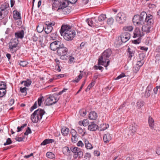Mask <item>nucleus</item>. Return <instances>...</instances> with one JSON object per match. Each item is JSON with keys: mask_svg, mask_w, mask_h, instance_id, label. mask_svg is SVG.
<instances>
[{"mask_svg": "<svg viewBox=\"0 0 160 160\" xmlns=\"http://www.w3.org/2000/svg\"><path fill=\"white\" fill-rule=\"evenodd\" d=\"M132 21L134 24L136 23L138 25H142L145 23L148 24L152 25L154 22L153 16L150 14L147 15L145 12H142L140 15H135Z\"/></svg>", "mask_w": 160, "mask_h": 160, "instance_id": "f257e3e1", "label": "nucleus"}, {"mask_svg": "<svg viewBox=\"0 0 160 160\" xmlns=\"http://www.w3.org/2000/svg\"><path fill=\"white\" fill-rule=\"evenodd\" d=\"M10 7L8 3L5 2L0 6V18L2 17L3 20L1 21L4 25H6L8 21L7 16L9 13Z\"/></svg>", "mask_w": 160, "mask_h": 160, "instance_id": "f03ea898", "label": "nucleus"}, {"mask_svg": "<svg viewBox=\"0 0 160 160\" xmlns=\"http://www.w3.org/2000/svg\"><path fill=\"white\" fill-rule=\"evenodd\" d=\"M112 54V51L111 49H107L105 50L100 57L98 60V65H104L106 63V61L108 60V58L110 57Z\"/></svg>", "mask_w": 160, "mask_h": 160, "instance_id": "7ed1b4c3", "label": "nucleus"}, {"mask_svg": "<svg viewBox=\"0 0 160 160\" xmlns=\"http://www.w3.org/2000/svg\"><path fill=\"white\" fill-rule=\"evenodd\" d=\"M18 39L14 38L11 40V41L8 43V48L12 53H15L17 50L20 49V47L18 45Z\"/></svg>", "mask_w": 160, "mask_h": 160, "instance_id": "20e7f679", "label": "nucleus"}, {"mask_svg": "<svg viewBox=\"0 0 160 160\" xmlns=\"http://www.w3.org/2000/svg\"><path fill=\"white\" fill-rule=\"evenodd\" d=\"M58 96L53 94L50 96L45 100V104L46 105H51L56 103L58 100Z\"/></svg>", "mask_w": 160, "mask_h": 160, "instance_id": "39448f33", "label": "nucleus"}, {"mask_svg": "<svg viewBox=\"0 0 160 160\" xmlns=\"http://www.w3.org/2000/svg\"><path fill=\"white\" fill-rule=\"evenodd\" d=\"M62 44L63 43L60 40L54 41L50 44V48L52 50L56 51L62 45Z\"/></svg>", "mask_w": 160, "mask_h": 160, "instance_id": "423d86ee", "label": "nucleus"}, {"mask_svg": "<svg viewBox=\"0 0 160 160\" xmlns=\"http://www.w3.org/2000/svg\"><path fill=\"white\" fill-rule=\"evenodd\" d=\"M75 32L74 30H72L70 31L66 32L65 34H64L63 38L67 41H70L73 39L75 35Z\"/></svg>", "mask_w": 160, "mask_h": 160, "instance_id": "0eeeda50", "label": "nucleus"}, {"mask_svg": "<svg viewBox=\"0 0 160 160\" xmlns=\"http://www.w3.org/2000/svg\"><path fill=\"white\" fill-rule=\"evenodd\" d=\"M126 18V15L123 12L118 13L116 17V21L120 24H122L125 22Z\"/></svg>", "mask_w": 160, "mask_h": 160, "instance_id": "6e6552de", "label": "nucleus"}, {"mask_svg": "<svg viewBox=\"0 0 160 160\" xmlns=\"http://www.w3.org/2000/svg\"><path fill=\"white\" fill-rule=\"evenodd\" d=\"M68 51V48L64 46L63 43L62 45L60 46L57 50V53L58 56H60L63 55V54H67Z\"/></svg>", "mask_w": 160, "mask_h": 160, "instance_id": "1a4fd4ad", "label": "nucleus"}, {"mask_svg": "<svg viewBox=\"0 0 160 160\" xmlns=\"http://www.w3.org/2000/svg\"><path fill=\"white\" fill-rule=\"evenodd\" d=\"M72 30L71 27L67 25H63L62 26L60 30V32L62 36L65 34L66 32L67 31H70Z\"/></svg>", "mask_w": 160, "mask_h": 160, "instance_id": "9d476101", "label": "nucleus"}, {"mask_svg": "<svg viewBox=\"0 0 160 160\" xmlns=\"http://www.w3.org/2000/svg\"><path fill=\"white\" fill-rule=\"evenodd\" d=\"M120 37L123 43H125L130 39V35L128 32H124L122 34Z\"/></svg>", "mask_w": 160, "mask_h": 160, "instance_id": "9b49d317", "label": "nucleus"}, {"mask_svg": "<svg viewBox=\"0 0 160 160\" xmlns=\"http://www.w3.org/2000/svg\"><path fill=\"white\" fill-rule=\"evenodd\" d=\"M133 38H136L137 37L141 38L144 35L142 32H141L140 29L138 28H136L134 30L133 32Z\"/></svg>", "mask_w": 160, "mask_h": 160, "instance_id": "f8f14e48", "label": "nucleus"}, {"mask_svg": "<svg viewBox=\"0 0 160 160\" xmlns=\"http://www.w3.org/2000/svg\"><path fill=\"white\" fill-rule=\"evenodd\" d=\"M137 130V127L136 126L133 125L129 127L128 135L129 137H131L135 134Z\"/></svg>", "mask_w": 160, "mask_h": 160, "instance_id": "ddd939ff", "label": "nucleus"}, {"mask_svg": "<svg viewBox=\"0 0 160 160\" xmlns=\"http://www.w3.org/2000/svg\"><path fill=\"white\" fill-rule=\"evenodd\" d=\"M38 111H39V112L40 114V111H35L34 113L31 115V119L34 123L37 122L39 120L38 115L37 114Z\"/></svg>", "mask_w": 160, "mask_h": 160, "instance_id": "4468645a", "label": "nucleus"}, {"mask_svg": "<svg viewBox=\"0 0 160 160\" xmlns=\"http://www.w3.org/2000/svg\"><path fill=\"white\" fill-rule=\"evenodd\" d=\"M24 30H21L18 31L15 33V35L16 39L18 38L22 39L24 37Z\"/></svg>", "mask_w": 160, "mask_h": 160, "instance_id": "2eb2a0df", "label": "nucleus"}, {"mask_svg": "<svg viewBox=\"0 0 160 160\" xmlns=\"http://www.w3.org/2000/svg\"><path fill=\"white\" fill-rule=\"evenodd\" d=\"M112 137L111 135L109 133L105 134L103 137V140L104 143H108L111 139Z\"/></svg>", "mask_w": 160, "mask_h": 160, "instance_id": "dca6fc26", "label": "nucleus"}, {"mask_svg": "<svg viewBox=\"0 0 160 160\" xmlns=\"http://www.w3.org/2000/svg\"><path fill=\"white\" fill-rule=\"evenodd\" d=\"M98 128V127L96 124L92 123L88 126V129L91 131H95Z\"/></svg>", "mask_w": 160, "mask_h": 160, "instance_id": "f3484780", "label": "nucleus"}, {"mask_svg": "<svg viewBox=\"0 0 160 160\" xmlns=\"http://www.w3.org/2000/svg\"><path fill=\"white\" fill-rule=\"evenodd\" d=\"M98 117V114L95 111H91L89 114V118L91 120H95Z\"/></svg>", "mask_w": 160, "mask_h": 160, "instance_id": "a211bd4d", "label": "nucleus"}, {"mask_svg": "<svg viewBox=\"0 0 160 160\" xmlns=\"http://www.w3.org/2000/svg\"><path fill=\"white\" fill-rule=\"evenodd\" d=\"M147 25V26L146 25L143 26L142 27V31L146 32L147 33H149L150 32L151 27L150 25H149L146 24Z\"/></svg>", "mask_w": 160, "mask_h": 160, "instance_id": "6ab92c4d", "label": "nucleus"}, {"mask_svg": "<svg viewBox=\"0 0 160 160\" xmlns=\"http://www.w3.org/2000/svg\"><path fill=\"white\" fill-rule=\"evenodd\" d=\"M61 131L62 135L64 136H68L69 132V129L65 127L62 128Z\"/></svg>", "mask_w": 160, "mask_h": 160, "instance_id": "aec40b11", "label": "nucleus"}, {"mask_svg": "<svg viewBox=\"0 0 160 160\" xmlns=\"http://www.w3.org/2000/svg\"><path fill=\"white\" fill-rule=\"evenodd\" d=\"M13 18L15 20L20 19L21 18L20 14L19 12L14 10L13 12Z\"/></svg>", "mask_w": 160, "mask_h": 160, "instance_id": "412c9836", "label": "nucleus"}, {"mask_svg": "<svg viewBox=\"0 0 160 160\" xmlns=\"http://www.w3.org/2000/svg\"><path fill=\"white\" fill-rule=\"evenodd\" d=\"M148 123L150 128L153 129L154 128V120L150 116H149L148 118Z\"/></svg>", "mask_w": 160, "mask_h": 160, "instance_id": "4be33fe9", "label": "nucleus"}, {"mask_svg": "<svg viewBox=\"0 0 160 160\" xmlns=\"http://www.w3.org/2000/svg\"><path fill=\"white\" fill-rule=\"evenodd\" d=\"M32 83L31 80L27 79L26 81H23L21 82V84L24 83V85L25 87H29Z\"/></svg>", "mask_w": 160, "mask_h": 160, "instance_id": "5701e85b", "label": "nucleus"}, {"mask_svg": "<svg viewBox=\"0 0 160 160\" xmlns=\"http://www.w3.org/2000/svg\"><path fill=\"white\" fill-rule=\"evenodd\" d=\"M54 142V140L53 139H46L44 140L42 143H41V145H45L47 144L53 142Z\"/></svg>", "mask_w": 160, "mask_h": 160, "instance_id": "b1692460", "label": "nucleus"}, {"mask_svg": "<svg viewBox=\"0 0 160 160\" xmlns=\"http://www.w3.org/2000/svg\"><path fill=\"white\" fill-rule=\"evenodd\" d=\"M83 156V153L82 152L81 149H80V150L78 152V153L76 154H75L73 155V158H80L82 157Z\"/></svg>", "mask_w": 160, "mask_h": 160, "instance_id": "393cba45", "label": "nucleus"}, {"mask_svg": "<svg viewBox=\"0 0 160 160\" xmlns=\"http://www.w3.org/2000/svg\"><path fill=\"white\" fill-rule=\"evenodd\" d=\"M43 29H44V31L46 33L48 34L50 33L52 30L53 28L49 27L48 25L46 26L43 27Z\"/></svg>", "mask_w": 160, "mask_h": 160, "instance_id": "a878e982", "label": "nucleus"}, {"mask_svg": "<svg viewBox=\"0 0 160 160\" xmlns=\"http://www.w3.org/2000/svg\"><path fill=\"white\" fill-rule=\"evenodd\" d=\"M122 39L121 37H118L117 38H116L115 40V43L117 47L121 45L122 43Z\"/></svg>", "mask_w": 160, "mask_h": 160, "instance_id": "bb28decb", "label": "nucleus"}, {"mask_svg": "<svg viewBox=\"0 0 160 160\" xmlns=\"http://www.w3.org/2000/svg\"><path fill=\"white\" fill-rule=\"evenodd\" d=\"M85 145L86 148L87 149H91L93 148L92 144L88 140H86L85 141Z\"/></svg>", "mask_w": 160, "mask_h": 160, "instance_id": "cd10ccee", "label": "nucleus"}, {"mask_svg": "<svg viewBox=\"0 0 160 160\" xmlns=\"http://www.w3.org/2000/svg\"><path fill=\"white\" fill-rule=\"evenodd\" d=\"M80 148L76 147H72L70 149L72 152L75 154L77 153L80 150Z\"/></svg>", "mask_w": 160, "mask_h": 160, "instance_id": "c85d7f7f", "label": "nucleus"}, {"mask_svg": "<svg viewBox=\"0 0 160 160\" xmlns=\"http://www.w3.org/2000/svg\"><path fill=\"white\" fill-rule=\"evenodd\" d=\"M77 130L78 132V133L79 134H81L82 136L84 135L85 133V132H84V130L81 128L77 127Z\"/></svg>", "mask_w": 160, "mask_h": 160, "instance_id": "c756f323", "label": "nucleus"}, {"mask_svg": "<svg viewBox=\"0 0 160 160\" xmlns=\"http://www.w3.org/2000/svg\"><path fill=\"white\" fill-rule=\"evenodd\" d=\"M133 29V28L131 26H125L123 28V30L126 31L131 32Z\"/></svg>", "mask_w": 160, "mask_h": 160, "instance_id": "7c9ffc66", "label": "nucleus"}, {"mask_svg": "<svg viewBox=\"0 0 160 160\" xmlns=\"http://www.w3.org/2000/svg\"><path fill=\"white\" fill-rule=\"evenodd\" d=\"M144 104V102L143 101L139 100L137 103L136 107L138 109H140V108L143 106Z\"/></svg>", "mask_w": 160, "mask_h": 160, "instance_id": "2f4dec72", "label": "nucleus"}, {"mask_svg": "<svg viewBox=\"0 0 160 160\" xmlns=\"http://www.w3.org/2000/svg\"><path fill=\"white\" fill-rule=\"evenodd\" d=\"M6 83L3 82H0V90H6Z\"/></svg>", "mask_w": 160, "mask_h": 160, "instance_id": "473e14b6", "label": "nucleus"}, {"mask_svg": "<svg viewBox=\"0 0 160 160\" xmlns=\"http://www.w3.org/2000/svg\"><path fill=\"white\" fill-rule=\"evenodd\" d=\"M128 53V55L129 58H131L133 56H134L135 51H133V50H131L130 49V48H128L127 50Z\"/></svg>", "mask_w": 160, "mask_h": 160, "instance_id": "72a5a7b5", "label": "nucleus"}, {"mask_svg": "<svg viewBox=\"0 0 160 160\" xmlns=\"http://www.w3.org/2000/svg\"><path fill=\"white\" fill-rule=\"evenodd\" d=\"M93 18H88L86 20V22L88 23V25L91 27L94 26V23L92 19Z\"/></svg>", "mask_w": 160, "mask_h": 160, "instance_id": "f704fd0d", "label": "nucleus"}, {"mask_svg": "<svg viewBox=\"0 0 160 160\" xmlns=\"http://www.w3.org/2000/svg\"><path fill=\"white\" fill-rule=\"evenodd\" d=\"M82 76L83 75L82 74H80L78 77L75 78V80L72 81V82H78L82 78Z\"/></svg>", "mask_w": 160, "mask_h": 160, "instance_id": "c9c22d12", "label": "nucleus"}, {"mask_svg": "<svg viewBox=\"0 0 160 160\" xmlns=\"http://www.w3.org/2000/svg\"><path fill=\"white\" fill-rule=\"evenodd\" d=\"M72 136L71 141L73 143H76L78 140V135Z\"/></svg>", "mask_w": 160, "mask_h": 160, "instance_id": "e433bc0d", "label": "nucleus"}, {"mask_svg": "<svg viewBox=\"0 0 160 160\" xmlns=\"http://www.w3.org/2000/svg\"><path fill=\"white\" fill-rule=\"evenodd\" d=\"M106 18V15L104 14H102L100 15L98 18V20L99 21H103Z\"/></svg>", "mask_w": 160, "mask_h": 160, "instance_id": "4c0bfd02", "label": "nucleus"}, {"mask_svg": "<svg viewBox=\"0 0 160 160\" xmlns=\"http://www.w3.org/2000/svg\"><path fill=\"white\" fill-rule=\"evenodd\" d=\"M46 156L48 158L52 159L54 157V155L51 152H47Z\"/></svg>", "mask_w": 160, "mask_h": 160, "instance_id": "58836bf2", "label": "nucleus"}, {"mask_svg": "<svg viewBox=\"0 0 160 160\" xmlns=\"http://www.w3.org/2000/svg\"><path fill=\"white\" fill-rule=\"evenodd\" d=\"M28 64V62L26 61H21L19 62V65L22 67L26 66Z\"/></svg>", "mask_w": 160, "mask_h": 160, "instance_id": "ea45409f", "label": "nucleus"}, {"mask_svg": "<svg viewBox=\"0 0 160 160\" xmlns=\"http://www.w3.org/2000/svg\"><path fill=\"white\" fill-rule=\"evenodd\" d=\"M60 59L63 60H66L69 58V56L66 54L60 55Z\"/></svg>", "mask_w": 160, "mask_h": 160, "instance_id": "a19ab883", "label": "nucleus"}, {"mask_svg": "<svg viewBox=\"0 0 160 160\" xmlns=\"http://www.w3.org/2000/svg\"><path fill=\"white\" fill-rule=\"evenodd\" d=\"M144 62L143 60L138 61L137 62L136 65L140 68L143 65Z\"/></svg>", "mask_w": 160, "mask_h": 160, "instance_id": "79ce46f5", "label": "nucleus"}, {"mask_svg": "<svg viewBox=\"0 0 160 160\" xmlns=\"http://www.w3.org/2000/svg\"><path fill=\"white\" fill-rule=\"evenodd\" d=\"M56 35L54 33H52L50 35V40H57Z\"/></svg>", "mask_w": 160, "mask_h": 160, "instance_id": "37998d69", "label": "nucleus"}, {"mask_svg": "<svg viewBox=\"0 0 160 160\" xmlns=\"http://www.w3.org/2000/svg\"><path fill=\"white\" fill-rule=\"evenodd\" d=\"M63 151L65 152V153L69 154L71 152L70 150L69 149L68 147H65L63 148Z\"/></svg>", "mask_w": 160, "mask_h": 160, "instance_id": "c03bdc74", "label": "nucleus"}, {"mask_svg": "<svg viewBox=\"0 0 160 160\" xmlns=\"http://www.w3.org/2000/svg\"><path fill=\"white\" fill-rule=\"evenodd\" d=\"M109 125L106 124H103L101 126L102 129L101 130H104L109 127Z\"/></svg>", "mask_w": 160, "mask_h": 160, "instance_id": "a18cd8bd", "label": "nucleus"}, {"mask_svg": "<svg viewBox=\"0 0 160 160\" xmlns=\"http://www.w3.org/2000/svg\"><path fill=\"white\" fill-rule=\"evenodd\" d=\"M114 19L112 18H108L107 21V23L109 25H112L114 22Z\"/></svg>", "mask_w": 160, "mask_h": 160, "instance_id": "49530a36", "label": "nucleus"}, {"mask_svg": "<svg viewBox=\"0 0 160 160\" xmlns=\"http://www.w3.org/2000/svg\"><path fill=\"white\" fill-rule=\"evenodd\" d=\"M6 93V90H0V97H2L5 95Z\"/></svg>", "mask_w": 160, "mask_h": 160, "instance_id": "de8ad7c7", "label": "nucleus"}, {"mask_svg": "<svg viewBox=\"0 0 160 160\" xmlns=\"http://www.w3.org/2000/svg\"><path fill=\"white\" fill-rule=\"evenodd\" d=\"M140 68L137 66L136 65L135 66L133 67V71L135 73H137L140 69Z\"/></svg>", "mask_w": 160, "mask_h": 160, "instance_id": "09e8293b", "label": "nucleus"}, {"mask_svg": "<svg viewBox=\"0 0 160 160\" xmlns=\"http://www.w3.org/2000/svg\"><path fill=\"white\" fill-rule=\"evenodd\" d=\"M55 24V22H46V25H48L49 27H52V26H53Z\"/></svg>", "mask_w": 160, "mask_h": 160, "instance_id": "8fccbe9b", "label": "nucleus"}, {"mask_svg": "<svg viewBox=\"0 0 160 160\" xmlns=\"http://www.w3.org/2000/svg\"><path fill=\"white\" fill-rule=\"evenodd\" d=\"M87 111H79V113L80 116L84 117L87 113Z\"/></svg>", "mask_w": 160, "mask_h": 160, "instance_id": "3c124183", "label": "nucleus"}, {"mask_svg": "<svg viewBox=\"0 0 160 160\" xmlns=\"http://www.w3.org/2000/svg\"><path fill=\"white\" fill-rule=\"evenodd\" d=\"M12 143V141L10 138H8L6 142L4 144V145L6 146L7 145H9L11 144Z\"/></svg>", "mask_w": 160, "mask_h": 160, "instance_id": "603ef678", "label": "nucleus"}, {"mask_svg": "<svg viewBox=\"0 0 160 160\" xmlns=\"http://www.w3.org/2000/svg\"><path fill=\"white\" fill-rule=\"evenodd\" d=\"M31 131L29 127H28L26 131L24 133L25 135H28L29 134L31 133Z\"/></svg>", "mask_w": 160, "mask_h": 160, "instance_id": "864d4df0", "label": "nucleus"}, {"mask_svg": "<svg viewBox=\"0 0 160 160\" xmlns=\"http://www.w3.org/2000/svg\"><path fill=\"white\" fill-rule=\"evenodd\" d=\"M27 89V88L26 87H24L23 88L21 87L20 88V91L22 93L26 92V93L25 95H26L27 93L26 92Z\"/></svg>", "mask_w": 160, "mask_h": 160, "instance_id": "5fc2aeb1", "label": "nucleus"}, {"mask_svg": "<svg viewBox=\"0 0 160 160\" xmlns=\"http://www.w3.org/2000/svg\"><path fill=\"white\" fill-rule=\"evenodd\" d=\"M41 52L42 53V55L44 56L47 55V52L46 49H44L43 50H41Z\"/></svg>", "mask_w": 160, "mask_h": 160, "instance_id": "6e6d98bb", "label": "nucleus"}, {"mask_svg": "<svg viewBox=\"0 0 160 160\" xmlns=\"http://www.w3.org/2000/svg\"><path fill=\"white\" fill-rule=\"evenodd\" d=\"M95 81L92 80V82L88 86L89 90H90L95 85Z\"/></svg>", "mask_w": 160, "mask_h": 160, "instance_id": "4d7b16f0", "label": "nucleus"}, {"mask_svg": "<svg viewBox=\"0 0 160 160\" xmlns=\"http://www.w3.org/2000/svg\"><path fill=\"white\" fill-rule=\"evenodd\" d=\"M150 91H148V90H146L145 93V96L146 98H148L150 96Z\"/></svg>", "mask_w": 160, "mask_h": 160, "instance_id": "13d9d810", "label": "nucleus"}, {"mask_svg": "<svg viewBox=\"0 0 160 160\" xmlns=\"http://www.w3.org/2000/svg\"><path fill=\"white\" fill-rule=\"evenodd\" d=\"M37 107V102H36L34 105L31 108L30 110H33Z\"/></svg>", "mask_w": 160, "mask_h": 160, "instance_id": "bf43d9fd", "label": "nucleus"}, {"mask_svg": "<svg viewBox=\"0 0 160 160\" xmlns=\"http://www.w3.org/2000/svg\"><path fill=\"white\" fill-rule=\"evenodd\" d=\"M125 76V74L124 73H122L121 74H120L119 76H118L115 79V80H118L122 78H123Z\"/></svg>", "mask_w": 160, "mask_h": 160, "instance_id": "052dcab7", "label": "nucleus"}, {"mask_svg": "<svg viewBox=\"0 0 160 160\" xmlns=\"http://www.w3.org/2000/svg\"><path fill=\"white\" fill-rule=\"evenodd\" d=\"M83 126H88L89 123V121L88 119H84L83 120Z\"/></svg>", "mask_w": 160, "mask_h": 160, "instance_id": "680f3d73", "label": "nucleus"}, {"mask_svg": "<svg viewBox=\"0 0 160 160\" xmlns=\"http://www.w3.org/2000/svg\"><path fill=\"white\" fill-rule=\"evenodd\" d=\"M152 88V84H149L148 86L147 87L146 89L147 90H148V91H151Z\"/></svg>", "mask_w": 160, "mask_h": 160, "instance_id": "e2e57ef3", "label": "nucleus"}, {"mask_svg": "<svg viewBox=\"0 0 160 160\" xmlns=\"http://www.w3.org/2000/svg\"><path fill=\"white\" fill-rule=\"evenodd\" d=\"M77 145L78 147H82L84 146V144L81 141H79Z\"/></svg>", "mask_w": 160, "mask_h": 160, "instance_id": "0e129e2a", "label": "nucleus"}, {"mask_svg": "<svg viewBox=\"0 0 160 160\" xmlns=\"http://www.w3.org/2000/svg\"><path fill=\"white\" fill-rule=\"evenodd\" d=\"M85 43L84 42H82L79 46L78 47V49H81L85 45Z\"/></svg>", "mask_w": 160, "mask_h": 160, "instance_id": "69168bd1", "label": "nucleus"}, {"mask_svg": "<svg viewBox=\"0 0 160 160\" xmlns=\"http://www.w3.org/2000/svg\"><path fill=\"white\" fill-rule=\"evenodd\" d=\"M71 133L72 134V136L78 135L77 132L74 129H72L71 130Z\"/></svg>", "mask_w": 160, "mask_h": 160, "instance_id": "338daca9", "label": "nucleus"}, {"mask_svg": "<svg viewBox=\"0 0 160 160\" xmlns=\"http://www.w3.org/2000/svg\"><path fill=\"white\" fill-rule=\"evenodd\" d=\"M141 38H139L138 39L134 40L133 41V42L134 44H139L140 42V40Z\"/></svg>", "mask_w": 160, "mask_h": 160, "instance_id": "774afa93", "label": "nucleus"}]
</instances>
